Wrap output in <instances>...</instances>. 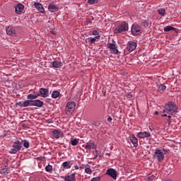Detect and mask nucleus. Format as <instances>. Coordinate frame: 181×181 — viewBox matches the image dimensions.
Returning <instances> with one entry per match:
<instances>
[{
  "mask_svg": "<svg viewBox=\"0 0 181 181\" xmlns=\"http://www.w3.org/2000/svg\"><path fill=\"white\" fill-rule=\"evenodd\" d=\"M163 112H166L170 115H173L177 112V107L174 103L170 102L165 105V110H163Z\"/></svg>",
  "mask_w": 181,
  "mask_h": 181,
  "instance_id": "1",
  "label": "nucleus"
},
{
  "mask_svg": "<svg viewBox=\"0 0 181 181\" xmlns=\"http://www.w3.org/2000/svg\"><path fill=\"white\" fill-rule=\"evenodd\" d=\"M168 152L167 150L162 149H156L154 153V158L157 159L158 162H163V159H165V155Z\"/></svg>",
  "mask_w": 181,
  "mask_h": 181,
  "instance_id": "2",
  "label": "nucleus"
},
{
  "mask_svg": "<svg viewBox=\"0 0 181 181\" xmlns=\"http://www.w3.org/2000/svg\"><path fill=\"white\" fill-rule=\"evenodd\" d=\"M76 110V103L73 101L68 102L65 107V112L67 115L69 114H72V112Z\"/></svg>",
  "mask_w": 181,
  "mask_h": 181,
  "instance_id": "3",
  "label": "nucleus"
},
{
  "mask_svg": "<svg viewBox=\"0 0 181 181\" xmlns=\"http://www.w3.org/2000/svg\"><path fill=\"white\" fill-rule=\"evenodd\" d=\"M21 149H22V141H16L14 142L10 153H16L17 152H19Z\"/></svg>",
  "mask_w": 181,
  "mask_h": 181,
  "instance_id": "4",
  "label": "nucleus"
},
{
  "mask_svg": "<svg viewBox=\"0 0 181 181\" xmlns=\"http://www.w3.org/2000/svg\"><path fill=\"white\" fill-rule=\"evenodd\" d=\"M128 30V23H122L115 29V33H121L122 32H127Z\"/></svg>",
  "mask_w": 181,
  "mask_h": 181,
  "instance_id": "5",
  "label": "nucleus"
},
{
  "mask_svg": "<svg viewBox=\"0 0 181 181\" xmlns=\"http://www.w3.org/2000/svg\"><path fill=\"white\" fill-rule=\"evenodd\" d=\"M107 47L110 49V52L112 54H118V49H117V44L115 42L112 43H108Z\"/></svg>",
  "mask_w": 181,
  "mask_h": 181,
  "instance_id": "6",
  "label": "nucleus"
},
{
  "mask_svg": "<svg viewBox=\"0 0 181 181\" xmlns=\"http://www.w3.org/2000/svg\"><path fill=\"white\" fill-rule=\"evenodd\" d=\"M38 97H42L43 98H46V97H49V89L45 88H40L39 90Z\"/></svg>",
  "mask_w": 181,
  "mask_h": 181,
  "instance_id": "7",
  "label": "nucleus"
},
{
  "mask_svg": "<svg viewBox=\"0 0 181 181\" xmlns=\"http://www.w3.org/2000/svg\"><path fill=\"white\" fill-rule=\"evenodd\" d=\"M106 175H108L110 177H112L114 180H116L118 174L117 173V170L114 168H109L107 170Z\"/></svg>",
  "mask_w": 181,
  "mask_h": 181,
  "instance_id": "8",
  "label": "nucleus"
},
{
  "mask_svg": "<svg viewBox=\"0 0 181 181\" xmlns=\"http://www.w3.org/2000/svg\"><path fill=\"white\" fill-rule=\"evenodd\" d=\"M132 35H141V27L138 25H133L132 26Z\"/></svg>",
  "mask_w": 181,
  "mask_h": 181,
  "instance_id": "9",
  "label": "nucleus"
},
{
  "mask_svg": "<svg viewBox=\"0 0 181 181\" xmlns=\"http://www.w3.org/2000/svg\"><path fill=\"white\" fill-rule=\"evenodd\" d=\"M137 136L141 139H144L145 138H151V133L147 132H140L137 134Z\"/></svg>",
  "mask_w": 181,
  "mask_h": 181,
  "instance_id": "10",
  "label": "nucleus"
},
{
  "mask_svg": "<svg viewBox=\"0 0 181 181\" xmlns=\"http://www.w3.org/2000/svg\"><path fill=\"white\" fill-rule=\"evenodd\" d=\"M127 49L129 52H134L136 49V42L132 41L129 42Z\"/></svg>",
  "mask_w": 181,
  "mask_h": 181,
  "instance_id": "11",
  "label": "nucleus"
},
{
  "mask_svg": "<svg viewBox=\"0 0 181 181\" xmlns=\"http://www.w3.org/2000/svg\"><path fill=\"white\" fill-rule=\"evenodd\" d=\"M34 6L37 11H39L40 13H45V7L39 2L34 3Z\"/></svg>",
  "mask_w": 181,
  "mask_h": 181,
  "instance_id": "12",
  "label": "nucleus"
},
{
  "mask_svg": "<svg viewBox=\"0 0 181 181\" xmlns=\"http://www.w3.org/2000/svg\"><path fill=\"white\" fill-rule=\"evenodd\" d=\"M83 148H85V149H86V151H90V149H96L97 148V146H95V144L93 142H88L86 143V145L82 146Z\"/></svg>",
  "mask_w": 181,
  "mask_h": 181,
  "instance_id": "13",
  "label": "nucleus"
},
{
  "mask_svg": "<svg viewBox=\"0 0 181 181\" xmlns=\"http://www.w3.org/2000/svg\"><path fill=\"white\" fill-rule=\"evenodd\" d=\"M15 9L16 13L21 15V13L23 12V9H25V6H23L22 4H18L16 6Z\"/></svg>",
  "mask_w": 181,
  "mask_h": 181,
  "instance_id": "14",
  "label": "nucleus"
},
{
  "mask_svg": "<svg viewBox=\"0 0 181 181\" xmlns=\"http://www.w3.org/2000/svg\"><path fill=\"white\" fill-rule=\"evenodd\" d=\"M33 100H25L24 102H20L18 103L19 107H32Z\"/></svg>",
  "mask_w": 181,
  "mask_h": 181,
  "instance_id": "15",
  "label": "nucleus"
},
{
  "mask_svg": "<svg viewBox=\"0 0 181 181\" xmlns=\"http://www.w3.org/2000/svg\"><path fill=\"white\" fill-rule=\"evenodd\" d=\"M48 11H49V12H52V13H53L57 12V11H59V7H57V6H56L53 4H49L48 6Z\"/></svg>",
  "mask_w": 181,
  "mask_h": 181,
  "instance_id": "16",
  "label": "nucleus"
},
{
  "mask_svg": "<svg viewBox=\"0 0 181 181\" xmlns=\"http://www.w3.org/2000/svg\"><path fill=\"white\" fill-rule=\"evenodd\" d=\"M65 181H76V173H72L69 175L62 177Z\"/></svg>",
  "mask_w": 181,
  "mask_h": 181,
  "instance_id": "17",
  "label": "nucleus"
},
{
  "mask_svg": "<svg viewBox=\"0 0 181 181\" xmlns=\"http://www.w3.org/2000/svg\"><path fill=\"white\" fill-rule=\"evenodd\" d=\"M6 34L8 35V36H16V33H15V30L13 28L9 26L6 29Z\"/></svg>",
  "mask_w": 181,
  "mask_h": 181,
  "instance_id": "18",
  "label": "nucleus"
},
{
  "mask_svg": "<svg viewBox=\"0 0 181 181\" xmlns=\"http://www.w3.org/2000/svg\"><path fill=\"white\" fill-rule=\"evenodd\" d=\"M32 107H43V102H42L40 100H33Z\"/></svg>",
  "mask_w": 181,
  "mask_h": 181,
  "instance_id": "19",
  "label": "nucleus"
},
{
  "mask_svg": "<svg viewBox=\"0 0 181 181\" xmlns=\"http://www.w3.org/2000/svg\"><path fill=\"white\" fill-rule=\"evenodd\" d=\"M130 141L132 144H133L134 148L138 147V139L135 136V135L132 134L130 136Z\"/></svg>",
  "mask_w": 181,
  "mask_h": 181,
  "instance_id": "20",
  "label": "nucleus"
},
{
  "mask_svg": "<svg viewBox=\"0 0 181 181\" xmlns=\"http://www.w3.org/2000/svg\"><path fill=\"white\" fill-rule=\"evenodd\" d=\"M63 66V63L60 61H53L52 62V66L54 69H60Z\"/></svg>",
  "mask_w": 181,
  "mask_h": 181,
  "instance_id": "21",
  "label": "nucleus"
},
{
  "mask_svg": "<svg viewBox=\"0 0 181 181\" xmlns=\"http://www.w3.org/2000/svg\"><path fill=\"white\" fill-rule=\"evenodd\" d=\"M73 165V163L71 160L69 161H65L62 163V167L65 169H70L71 168V165Z\"/></svg>",
  "mask_w": 181,
  "mask_h": 181,
  "instance_id": "22",
  "label": "nucleus"
},
{
  "mask_svg": "<svg viewBox=\"0 0 181 181\" xmlns=\"http://www.w3.org/2000/svg\"><path fill=\"white\" fill-rule=\"evenodd\" d=\"M53 134L54 138H57V139H59V138H60L63 135V133H62V132L59 130H54Z\"/></svg>",
  "mask_w": 181,
  "mask_h": 181,
  "instance_id": "23",
  "label": "nucleus"
},
{
  "mask_svg": "<svg viewBox=\"0 0 181 181\" xmlns=\"http://www.w3.org/2000/svg\"><path fill=\"white\" fill-rule=\"evenodd\" d=\"M60 95V92L59 90H54L51 95L52 98H58Z\"/></svg>",
  "mask_w": 181,
  "mask_h": 181,
  "instance_id": "24",
  "label": "nucleus"
},
{
  "mask_svg": "<svg viewBox=\"0 0 181 181\" xmlns=\"http://www.w3.org/2000/svg\"><path fill=\"white\" fill-rule=\"evenodd\" d=\"M39 97V95L29 94L27 96L28 100H36Z\"/></svg>",
  "mask_w": 181,
  "mask_h": 181,
  "instance_id": "25",
  "label": "nucleus"
},
{
  "mask_svg": "<svg viewBox=\"0 0 181 181\" xmlns=\"http://www.w3.org/2000/svg\"><path fill=\"white\" fill-rule=\"evenodd\" d=\"M158 15H160V16H165L166 13V10L165 8H160L158 10Z\"/></svg>",
  "mask_w": 181,
  "mask_h": 181,
  "instance_id": "26",
  "label": "nucleus"
},
{
  "mask_svg": "<svg viewBox=\"0 0 181 181\" xmlns=\"http://www.w3.org/2000/svg\"><path fill=\"white\" fill-rule=\"evenodd\" d=\"M21 144H23L24 148H29L30 143L28 140H23L21 141Z\"/></svg>",
  "mask_w": 181,
  "mask_h": 181,
  "instance_id": "27",
  "label": "nucleus"
},
{
  "mask_svg": "<svg viewBox=\"0 0 181 181\" xmlns=\"http://www.w3.org/2000/svg\"><path fill=\"white\" fill-rule=\"evenodd\" d=\"M85 172L88 175H91V173H93V170H91V168H90V165H86L85 167Z\"/></svg>",
  "mask_w": 181,
  "mask_h": 181,
  "instance_id": "28",
  "label": "nucleus"
},
{
  "mask_svg": "<svg viewBox=\"0 0 181 181\" xmlns=\"http://www.w3.org/2000/svg\"><path fill=\"white\" fill-rule=\"evenodd\" d=\"M78 139H74L71 141L72 146H76L78 144Z\"/></svg>",
  "mask_w": 181,
  "mask_h": 181,
  "instance_id": "29",
  "label": "nucleus"
},
{
  "mask_svg": "<svg viewBox=\"0 0 181 181\" xmlns=\"http://www.w3.org/2000/svg\"><path fill=\"white\" fill-rule=\"evenodd\" d=\"M100 35H96L95 37L90 38V43L93 45L96 40H100Z\"/></svg>",
  "mask_w": 181,
  "mask_h": 181,
  "instance_id": "30",
  "label": "nucleus"
},
{
  "mask_svg": "<svg viewBox=\"0 0 181 181\" xmlns=\"http://www.w3.org/2000/svg\"><path fill=\"white\" fill-rule=\"evenodd\" d=\"M170 30H175V28L172 26H166L164 28V32H170Z\"/></svg>",
  "mask_w": 181,
  "mask_h": 181,
  "instance_id": "31",
  "label": "nucleus"
},
{
  "mask_svg": "<svg viewBox=\"0 0 181 181\" xmlns=\"http://www.w3.org/2000/svg\"><path fill=\"white\" fill-rule=\"evenodd\" d=\"M0 173H4L5 175H8L9 173V170L8 168H5L1 170Z\"/></svg>",
  "mask_w": 181,
  "mask_h": 181,
  "instance_id": "32",
  "label": "nucleus"
},
{
  "mask_svg": "<svg viewBox=\"0 0 181 181\" xmlns=\"http://www.w3.org/2000/svg\"><path fill=\"white\" fill-rule=\"evenodd\" d=\"M45 170L46 172H52V170H53V166H52L51 165H48L45 167Z\"/></svg>",
  "mask_w": 181,
  "mask_h": 181,
  "instance_id": "33",
  "label": "nucleus"
},
{
  "mask_svg": "<svg viewBox=\"0 0 181 181\" xmlns=\"http://www.w3.org/2000/svg\"><path fill=\"white\" fill-rule=\"evenodd\" d=\"M158 89L160 90V91H165L166 90V86L163 84H160L158 87Z\"/></svg>",
  "mask_w": 181,
  "mask_h": 181,
  "instance_id": "34",
  "label": "nucleus"
},
{
  "mask_svg": "<svg viewBox=\"0 0 181 181\" xmlns=\"http://www.w3.org/2000/svg\"><path fill=\"white\" fill-rule=\"evenodd\" d=\"M141 26H143V28H146V26H148V21H141Z\"/></svg>",
  "mask_w": 181,
  "mask_h": 181,
  "instance_id": "35",
  "label": "nucleus"
},
{
  "mask_svg": "<svg viewBox=\"0 0 181 181\" xmlns=\"http://www.w3.org/2000/svg\"><path fill=\"white\" fill-rule=\"evenodd\" d=\"M100 180H101V177L100 176L95 177L91 179V181H100Z\"/></svg>",
  "mask_w": 181,
  "mask_h": 181,
  "instance_id": "36",
  "label": "nucleus"
},
{
  "mask_svg": "<svg viewBox=\"0 0 181 181\" xmlns=\"http://www.w3.org/2000/svg\"><path fill=\"white\" fill-rule=\"evenodd\" d=\"M98 1L97 0H88V4H90L91 5L94 4H97Z\"/></svg>",
  "mask_w": 181,
  "mask_h": 181,
  "instance_id": "37",
  "label": "nucleus"
},
{
  "mask_svg": "<svg viewBox=\"0 0 181 181\" xmlns=\"http://www.w3.org/2000/svg\"><path fill=\"white\" fill-rule=\"evenodd\" d=\"M94 158H98V151L95 150V151L93 152Z\"/></svg>",
  "mask_w": 181,
  "mask_h": 181,
  "instance_id": "38",
  "label": "nucleus"
},
{
  "mask_svg": "<svg viewBox=\"0 0 181 181\" xmlns=\"http://www.w3.org/2000/svg\"><path fill=\"white\" fill-rule=\"evenodd\" d=\"M93 35L94 36H100V35H98V31H97L95 30L93 31Z\"/></svg>",
  "mask_w": 181,
  "mask_h": 181,
  "instance_id": "39",
  "label": "nucleus"
},
{
  "mask_svg": "<svg viewBox=\"0 0 181 181\" xmlns=\"http://www.w3.org/2000/svg\"><path fill=\"white\" fill-rule=\"evenodd\" d=\"M93 125H95V127H100V122H94Z\"/></svg>",
  "mask_w": 181,
  "mask_h": 181,
  "instance_id": "40",
  "label": "nucleus"
},
{
  "mask_svg": "<svg viewBox=\"0 0 181 181\" xmlns=\"http://www.w3.org/2000/svg\"><path fill=\"white\" fill-rule=\"evenodd\" d=\"M153 176H149L148 178V181H152L153 180Z\"/></svg>",
  "mask_w": 181,
  "mask_h": 181,
  "instance_id": "41",
  "label": "nucleus"
},
{
  "mask_svg": "<svg viewBox=\"0 0 181 181\" xmlns=\"http://www.w3.org/2000/svg\"><path fill=\"white\" fill-rule=\"evenodd\" d=\"M127 98H132V94L128 93V94L127 95Z\"/></svg>",
  "mask_w": 181,
  "mask_h": 181,
  "instance_id": "42",
  "label": "nucleus"
},
{
  "mask_svg": "<svg viewBox=\"0 0 181 181\" xmlns=\"http://www.w3.org/2000/svg\"><path fill=\"white\" fill-rule=\"evenodd\" d=\"M111 121H112V118L111 117H109L107 118V122H111Z\"/></svg>",
  "mask_w": 181,
  "mask_h": 181,
  "instance_id": "43",
  "label": "nucleus"
},
{
  "mask_svg": "<svg viewBox=\"0 0 181 181\" xmlns=\"http://www.w3.org/2000/svg\"><path fill=\"white\" fill-rule=\"evenodd\" d=\"M74 168H75V169H76V170H78V169H79L78 165H75Z\"/></svg>",
  "mask_w": 181,
  "mask_h": 181,
  "instance_id": "44",
  "label": "nucleus"
},
{
  "mask_svg": "<svg viewBox=\"0 0 181 181\" xmlns=\"http://www.w3.org/2000/svg\"><path fill=\"white\" fill-rule=\"evenodd\" d=\"M162 117H168V114H163L162 115Z\"/></svg>",
  "mask_w": 181,
  "mask_h": 181,
  "instance_id": "45",
  "label": "nucleus"
},
{
  "mask_svg": "<svg viewBox=\"0 0 181 181\" xmlns=\"http://www.w3.org/2000/svg\"><path fill=\"white\" fill-rule=\"evenodd\" d=\"M80 169H84V165L81 166Z\"/></svg>",
  "mask_w": 181,
  "mask_h": 181,
  "instance_id": "46",
  "label": "nucleus"
},
{
  "mask_svg": "<svg viewBox=\"0 0 181 181\" xmlns=\"http://www.w3.org/2000/svg\"><path fill=\"white\" fill-rule=\"evenodd\" d=\"M156 115H158V112H155Z\"/></svg>",
  "mask_w": 181,
  "mask_h": 181,
  "instance_id": "47",
  "label": "nucleus"
},
{
  "mask_svg": "<svg viewBox=\"0 0 181 181\" xmlns=\"http://www.w3.org/2000/svg\"><path fill=\"white\" fill-rule=\"evenodd\" d=\"M168 118H172V116H170V115H168Z\"/></svg>",
  "mask_w": 181,
  "mask_h": 181,
  "instance_id": "48",
  "label": "nucleus"
},
{
  "mask_svg": "<svg viewBox=\"0 0 181 181\" xmlns=\"http://www.w3.org/2000/svg\"><path fill=\"white\" fill-rule=\"evenodd\" d=\"M149 129H150V131H152V129L151 127H149Z\"/></svg>",
  "mask_w": 181,
  "mask_h": 181,
  "instance_id": "49",
  "label": "nucleus"
}]
</instances>
